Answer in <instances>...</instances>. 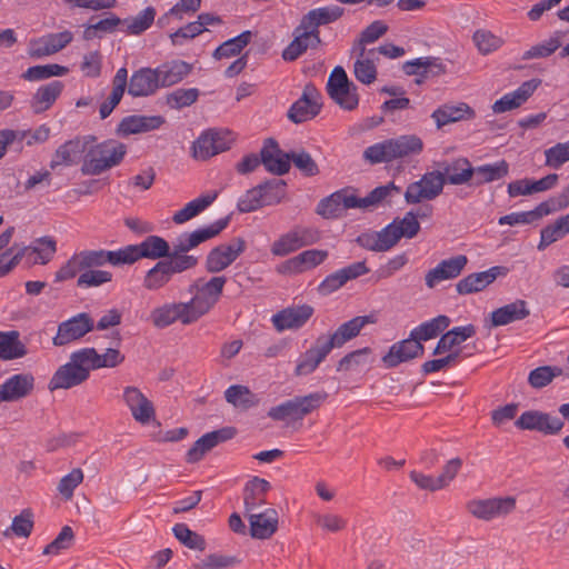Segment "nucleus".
<instances>
[{
	"label": "nucleus",
	"instance_id": "obj_1",
	"mask_svg": "<svg viewBox=\"0 0 569 569\" xmlns=\"http://www.w3.org/2000/svg\"><path fill=\"white\" fill-rule=\"evenodd\" d=\"M127 152L123 143L108 140L87 148L82 174L98 176L112 167L118 166Z\"/></svg>",
	"mask_w": 569,
	"mask_h": 569
},
{
	"label": "nucleus",
	"instance_id": "obj_2",
	"mask_svg": "<svg viewBox=\"0 0 569 569\" xmlns=\"http://www.w3.org/2000/svg\"><path fill=\"white\" fill-rule=\"evenodd\" d=\"M327 392L317 391L298 396L269 409L268 417L276 421L302 420L327 400Z\"/></svg>",
	"mask_w": 569,
	"mask_h": 569
},
{
	"label": "nucleus",
	"instance_id": "obj_3",
	"mask_svg": "<svg viewBox=\"0 0 569 569\" xmlns=\"http://www.w3.org/2000/svg\"><path fill=\"white\" fill-rule=\"evenodd\" d=\"M286 183L282 180H272L258 184L248 190L238 200L237 208L247 213L264 206H273L281 201Z\"/></svg>",
	"mask_w": 569,
	"mask_h": 569
},
{
	"label": "nucleus",
	"instance_id": "obj_4",
	"mask_svg": "<svg viewBox=\"0 0 569 569\" xmlns=\"http://www.w3.org/2000/svg\"><path fill=\"white\" fill-rule=\"evenodd\" d=\"M226 282V277L217 276L208 281L198 280L190 287V291L196 290V293L188 303L197 321L207 315L219 301Z\"/></svg>",
	"mask_w": 569,
	"mask_h": 569
},
{
	"label": "nucleus",
	"instance_id": "obj_5",
	"mask_svg": "<svg viewBox=\"0 0 569 569\" xmlns=\"http://www.w3.org/2000/svg\"><path fill=\"white\" fill-rule=\"evenodd\" d=\"M320 240V232L313 227L295 226L288 232L281 234L271 246V253L277 257H284L317 243Z\"/></svg>",
	"mask_w": 569,
	"mask_h": 569
},
{
	"label": "nucleus",
	"instance_id": "obj_6",
	"mask_svg": "<svg viewBox=\"0 0 569 569\" xmlns=\"http://www.w3.org/2000/svg\"><path fill=\"white\" fill-rule=\"evenodd\" d=\"M467 511L482 521H491L510 515L516 509L513 497H493L487 499H472L466 505Z\"/></svg>",
	"mask_w": 569,
	"mask_h": 569
},
{
	"label": "nucleus",
	"instance_id": "obj_7",
	"mask_svg": "<svg viewBox=\"0 0 569 569\" xmlns=\"http://www.w3.org/2000/svg\"><path fill=\"white\" fill-rule=\"evenodd\" d=\"M327 91L342 109L353 110L359 103L357 87L349 81L342 67H336L328 79Z\"/></svg>",
	"mask_w": 569,
	"mask_h": 569
},
{
	"label": "nucleus",
	"instance_id": "obj_8",
	"mask_svg": "<svg viewBox=\"0 0 569 569\" xmlns=\"http://www.w3.org/2000/svg\"><path fill=\"white\" fill-rule=\"evenodd\" d=\"M170 244L162 237L148 236L138 244H130L122 248L123 263L131 264L142 258L164 260L163 258L170 256Z\"/></svg>",
	"mask_w": 569,
	"mask_h": 569
},
{
	"label": "nucleus",
	"instance_id": "obj_9",
	"mask_svg": "<svg viewBox=\"0 0 569 569\" xmlns=\"http://www.w3.org/2000/svg\"><path fill=\"white\" fill-rule=\"evenodd\" d=\"M446 178L440 171L425 173L420 180L410 183L405 192L407 203L415 204L421 201L436 199L443 190Z\"/></svg>",
	"mask_w": 569,
	"mask_h": 569
},
{
	"label": "nucleus",
	"instance_id": "obj_10",
	"mask_svg": "<svg viewBox=\"0 0 569 569\" xmlns=\"http://www.w3.org/2000/svg\"><path fill=\"white\" fill-rule=\"evenodd\" d=\"M94 328V321L87 312L78 313L77 316L59 323L57 333L52 339L56 347H63L71 342L80 340L88 332Z\"/></svg>",
	"mask_w": 569,
	"mask_h": 569
},
{
	"label": "nucleus",
	"instance_id": "obj_11",
	"mask_svg": "<svg viewBox=\"0 0 569 569\" xmlns=\"http://www.w3.org/2000/svg\"><path fill=\"white\" fill-rule=\"evenodd\" d=\"M150 319L152 325L160 329L177 321L184 326L197 322L188 302H171L157 307L151 311Z\"/></svg>",
	"mask_w": 569,
	"mask_h": 569
},
{
	"label": "nucleus",
	"instance_id": "obj_12",
	"mask_svg": "<svg viewBox=\"0 0 569 569\" xmlns=\"http://www.w3.org/2000/svg\"><path fill=\"white\" fill-rule=\"evenodd\" d=\"M96 141L93 136L76 137L59 146L50 160V168L56 170L61 167L77 164L89 144Z\"/></svg>",
	"mask_w": 569,
	"mask_h": 569
},
{
	"label": "nucleus",
	"instance_id": "obj_13",
	"mask_svg": "<svg viewBox=\"0 0 569 569\" xmlns=\"http://www.w3.org/2000/svg\"><path fill=\"white\" fill-rule=\"evenodd\" d=\"M229 223V217L219 219L208 227L199 228L192 232H183L172 242L174 254L188 253L200 243L218 236Z\"/></svg>",
	"mask_w": 569,
	"mask_h": 569
},
{
	"label": "nucleus",
	"instance_id": "obj_14",
	"mask_svg": "<svg viewBox=\"0 0 569 569\" xmlns=\"http://www.w3.org/2000/svg\"><path fill=\"white\" fill-rule=\"evenodd\" d=\"M232 139L229 132L208 130L203 132L192 144V157L196 160L209 158L228 150Z\"/></svg>",
	"mask_w": 569,
	"mask_h": 569
},
{
	"label": "nucleus",
	"instance_id": "obj_15",
	"mask_svg": "<svg viewBox=\"0 0 569 569\" xmlns=\"http://www.w3.org/2000/svg\"><path fill=\"white\" fill-rule=\"evenodd\" d=\"M246 249L242 238H234L229 243L214 247L207 256L206 269L217 273L228 268Z\"/></svg>",
	"mask_w": 569,
	"mask_h": 569
},
{
	"label": "nucleus",
	"instance_id": "obj_16",
	"mask_svg": "<svg viewBox=\"0 0 569 569\" xmlns=\"http://www.w3.org/2000/svg\"><path fill=\"white\" fill-rule=\"evenodd\" d=\"M521 430L538 431L543 435H557L563 427V421L555 416L538 410H528L515 422Z\"/></svg>",
	"mask_w": 569,
	"mask_h": 569
},
{
	"label": "nucleus",
	"instance_id": "obj_17",
	"mask_svg": "<svg viewBox=\"0 0 569 569\" xmlns=\"http://www.w3.org/2000/svg\"><path fill=\"white\" fill-rule=\"evenodd\" d=\"M321 94L312 84L303 88L301 97L288 110V118L295 123H301L315 118L321 109Z\"/></svg>",
	"mask_w": 569,
	"mask_h": 569
},
{
	"label": "nucleus",
	"instance_id": "obj_18",
	"mask_svg": "<svg viewBox=\"0 0 569 569\" xmlns=\"http://www.w3.org/2000/svg\"><path fill=\"white\" fill-rule=\"evenodd\" d=\"M467 264L468 258L465 254H457L443 259L435 268L427 271L425 274V283L429 289H433L442 281L458 278Z\"/></svg>",
	"mask_w": 569,
	"mask_h": 569
},
{
	"label": "nucleus",
	"instance_id": "obj_19",
	"mask_svg": "<svg viewBox=\"0 0 569 569\" xmlns=\"http://www.w3.org/2000/svg\"><path fill=\"white\" fill-rule=\"evenodd\" d=\"M329 253L327 250L309 249L283 261L277 267V272L286 276L300 274L320 266Z\"/></svg>",
	"mask_w": 569,
	"mask_h": 569
},
{
	"label": "nucleus",
	"instance_id": "obj_20",
	"mask_svg": "<svg viewBox=\"0 0 569 569\" xmlns=\"http://www.w3.org/2000/svg\"><path fill=\"white\" fill-rule=\"evenodd\" d=\"M122 400L130 410L133 419L148 425L156 417L153 403L134 386H127L123 389Z\"/></svg>",
	"mask_w": 569,
	"mask_h": 569
},
{
	"label": "nucleus",
	"instance_id": "obj_21",
	"mask_svg": "<svg viewBox=\"0 0 569 569\" xmlns=\"http://www.w3.org/2000/svg\"><path fill=\"white\" fill-rule=\"evenodd\" d=\"M236 435L237 430L233 427H223L221 429L204 433L187 451V462L194 463L200 461L207 452H209L219 443L232 439Z\"/></svg>",
	"mask_w": 569,
	"mask_h": 569
},
{
	"label": "nucleus",
	"instance_id": "obj_22",
	"mask_svg": "<svg viewBox=\"0 0 569 569\" xmlns=\"http://www.w3.org/2000/svg\"><path fill=\"white\" fill-rule=\"evenodd\" d=\"M378 316L376 312H371L366 316H357L352 319H350L347 322H343L340 325L335 332L331 335L326 336V340L329 342V345L335 348H341L345 346L348 341L352 340L357 336H359L360 331L367 326V325H373L377 323Z\"/></svg>",
	"mask_w": 569,
	"mask_h": 569
},
{
	"label": "nucleus",
	"instance_id": "obj_23",
	"mask_svg": "<svg viewBox=\"0 0 569 569\" xmlns=\"http://www.w3.org/2000/svg\"><path fill=\"white\" fill-rule=\"evenodd\" d=\"M72 39L73 33L69 30L32 39L29 43L28 54L37 59L54 54L64 49Z\"/></svg>",
	"mask_w": 569,
	"mask_h": 569
},
{
	"label": "nucleus",
	"instance_id": "obj_24",
	"mask_svg": "<svg viewBox=\"0 0 569 569\" xmlns=\"http://www.w3.org/2000/svg\"><path fill=\"white\" fill-rule=\"evenodd\" d=\"M368 272L369 268L366 266L365 261L353 262L327 276L319 284L318 291L322 296H328L343 287L348 281L357 279Z\"/></svg>",
	"mask_w": 569,
	"mask_h": 569
},
{
	"label": "nucleus",
	"instance_id": "obj_25",
	"mask_svg": "<svg viewBox=\"0 0 569 569\" xmlns=\"http://www.w3.org/2000/svg\"><path fill=\"white\" fill-rule=\"evenodd\" d=\"M332 347L326 340V335L319 336L313 345L298 359L295 373L298 377L312 373L331 352Z\"/></svg>",
	"mask_w": 569,
	"mask_h": 569
},
{
	"label": "nucleus",
	"instance_id": "obj_26",
	"mask_svg": "<svg viewBox=\"0 0 569 569\" xmlns=\"http://www.w3.org/2000/svg\"><path fill=\"white\" fill-rule=\"evenodd\" d=\"M423 351L422 343L416 337L410 336L408 339L393 343L382 357V362L387 368H395L402 362L422 356Z\"/></svg>",
	"mask_w": 569,
	"mask_h": 569
},
{
	"label": "nucleus",
	"instance_id": "obj_27",
	"mask_svg": "<svg viewBox=\"0 0 569 569\" xmlns=\"http://www.w3.org/2000/svg\"><path fill=\"white\" fill-rule=\"evenodd\" d=\"M33 389L34 377L31 373H16L0 386V398L3 402H16L30 396Z\"/></svg>",
	"mask_w": 569,
	"mask_h": 569
},
{
	"label": "nucleus",
	"instance_id": "obj_28",
	"mask_svg": "<svg viewBox=\"0 0 569 569\" xmlns=\"http://www.w3.org/2000/svg\"><path fill=\"white\" fill-rule=\"evenodd\" d=\"M506 273L507 269L501 266L491 267L486 271L470 273L456 283V290L459 295L477 293L490 286L498 276H505Z\"/></svg>",
	"mask_w": 569,
	"mask_h": 569
},
{
	"label": "nucleus",
	"instance_id": "obj_29",
	"mask_svg": "<svg viewBox=\"0 0 569 569\" xmlns=\"http://www.w3.org/2000/svg\"><path fill=\"white\" fill-rule=\"evenodd\" d=\"M313 308L309 305L286 308L272 316V323L278 331L299 329L311 318Z\"/></svg>",
	"mask_w": 569,
	"mask_h": 569
},
{
	"label": "nucleus",
	"instance_id": "obj_30",
	"mask_svg": "<svg viewBox=\"0 0 569 569\" xmlns=\"http://www.w3.org/2000/svg\"><path fill=\"white\" fill-rule=\"evenodd\" d=\"M260 156L266 170L273 174L282 176L290 170L289 153L283 152L271 138L264 141Z\"/></svg>",
	"mask_w": 569,
	"mask_h": 569
},
{
	"label": "nucleus",
	"instance_id": "obj_31",
	"mask_svg": "<svg viewBox=\"0 0 569 569\" xmlns=\"http://www.w3.org/2000/svg\"><path fill=\"white\" fill-rule=\"evenodd\" d=\"M540 80L531 79L525 81L518 89L506 93L492 104L495 113H503L519 108L523 104L540 84Z\"/></svg>",
	"mask_w": 569,
	"mask_h": 569
},
{
	"label": "nucleus",
	"instance_id": "obj_32",
	"mask_svg": "<svg viewBox=\"0 0 569 569\" xmlns=\"http://www.w3.org/2000/svg\"><path fill=\"white\" fill-rule=\"evenodd\" d=\"M160 88L156 69L141 68L130 78L128 93L132 97H148Z\"/></svg>",
	"mask_w": 569,
	"mask_h": 569
},
{
	"label": "nucleus",
	"instance_id": "obj_33",
	"mask_svg": "<svg viewBox=\"0 0 569 569\" xmlns=\"http://www.w3.org/2000/svg\"><path fill=\"white\" fill-rule=\"evenodd\" d=\"M293 34V40L282 51V58L286 61H295L306 52L309 47H317L321 42L320 36L315 31L311 29H301V22L295 29Z\"/></svg>",
	"mask_w": 569,
	"mask_h": 569
},
{
	"label": "nucleus",
	"instance_id": "obj_34",
	"mask_svg": "<svg viewBox=\"0 0 569 569\" xmlns=\"http://www.w3.org/2000/svg\"><path fill=\"white\" fill-rule=\"evenodd\" d=\"M164 123L161 116H128L124 117L117 128L119 136H129L148 132L160 128Z\"/></svg>",
	"mask_w": 569,
	"mask_h": 569
},
{
	"label": "nucleus",
	"instance_id": "obj_35",
	"mask_svg": "<svg viewBox=\"0 0 569 569\" xmlns=\"http://www.w3.org/2000/svg\"><path fill=\"white\" fill-rule=\"evenodd\" d=\"M250 535L256 539H268L278 529V512L276 509H267L259 513H248Z\"/></svg>",
	"mask_w": 569,
	"mask_h": 569
},
{
	"label": "nucleus",
	"instance_id": "obj_36",
	"mask_svg": "<svg viewBox=\"0 0 569 569\" xmlns=\"http://www.w3.org/2000/svg\"><path fill=\"white\" fill-rule=\"evenodd\" d=\"M63 88V82L59 80L39 87L30 100V108L33 113L40 114L49 110L60 97Z\"/></svg>",
	"mask_w": 569,
	"mask_h": 569
},
{
	"label": "nucleus",
	"instance_id": "obj_37",
	"mask_svg": "<svg viewBox=\"0 0 569 569\" xmlns=\"http://www.w3.org/2000/svg\"><path fill=\"white\" fill-rule=\"evenodd\" d=\"M475 116V110L469 104L460 102L439 107L432 112L431 118L436 121L437 128L440 129L452 122L473 119Z\"/></svg>",
	"mask_w": 569,
	"mask_h": 569
},
{
	"label": "nucleus",
	"instance_id": "obj_38",
	"mask_svg": "<svg viewBox=\"0 0 569 569\" xmlns=\"http://www.w3.org/2000/svg\"><path fill=\"white\" fill-rule=\"evenodd\" d=\"M83 270H90L92 268H99L104 266L106 263H110L112 266L124 264L123 263V253L122 249L117 251L109 250H83L77 253Z\"/></svg>",
	"mask_w": 569,
	"mask_h": 569
},
{
	"label": "nucleus",
	"instance_id": "obj_39",
	"mask_svg": "<svg viewBox=\"0 0 569 569\" xmlns=\"http://www.w3.org/2000/svg\"><path fill=\"white\" fill-rule=\"evenodd\" d=\"M343 8L339 6H328L310 10L301 19V29H311L319 36L318 28L337 21L343 14Z\"/></svg>",
	"mask_w": 569,
	"mask_h": 569
},
{
	"label": "nucleus",
	"instance_id": "obj_40",
	"mask_svg": "<svg viewBox=\"0 0 569 569\" xmlns=\"http://www.w3.org/2000/svg\"><path fill=\"white\" fill-rule=\"evenodd\" d=\"M88 378L70 361L60 366L51 377L48 388L53 391L57 389H71L86 382Z\"/></svg>",
	"mask_w": 569,
	"mask_h": 569
},
{
	"label": "nucleus",
	"instance_id": "obj_41",
	"mask_svg": "<svg viewBox=\"0 0 569 569\" xmlns=\"http://www.w3.org/2000/svg\"><path fill=\"white\" fill-rule=\"evenodd\" d=\"M270 488V482L259 477H253L246 483L243 503L247 513L253 512L266 503V495Z\"/></svg>",
	"mask_w": 569,
	"mask_h": 569
},
{
	"label": "nucleus",
	"instance_id": "obj_42",
	"mask_svg": "<svg viewBox=\"0 0 569 569\" xmlns=\"http://www.w3.org/2000/svg\"><path fill=\"white\" fill-rule=\"evenodd\" d=\"M529 315L530 310L527 307V302L525 300H516L515 302L505 305L491 312V326H506L513 321L522 320Z\"/></svg>",
	"mask_w": 569,
	"mask_h": 569
},
{
	"label": "nucleus",
	"instance_id": "obj_43",
	"mask_svg": "<svg viewBox=\"0 0 569 569\" xmlns=\"http://www.w3.org/2000/svg\"><path fill=\"white\" fill-rule=\"evenodd\" d=\"M192 70L191 64L174 60L156 68L160 87H170L180 82Z\"/></svg>",
	"mask_w": 569,
	"mask_h": 569
},
{
	"label": "nucleus",
	"instance_id": "obj_44",
	"mask_svg": "<svg viewBox=\"0 0 569 569\" xmlns=\"http://www.w3.org/2000/svg\"><path fill=\"white\" fill-rule=\"evenodd\" d=\"M127 83L128 70L126 68L118 69L112 79L111 93L108 99L100 106L99 114L101 119L109 117L113 109L119 104L126 91Z\"/></svg>",
	"mask_w": 569,
	"mask_h": 569
},
{
	"label": "nucleus",
	"instance_id": "obj_45",
	"mask_svg": "<svg viewBox=\"0 0 569 569\" xmlns=\"http://www.w3.org/2000/svg\"><path fill=\"white\" fill-rule=\"evenodd\" d=\"M218 197V191L204 193L192 201L188 202L182 209L174 212L172 221L177 224H182L192 218L197 217L206 210Z\"/></svg>",
	"mask_w": 569,
	"mask_h": 569
},
{
	"label": "nucleus",
	"instance_id": "obj_46",
	"mask_svg": "<svg viewBox=\"0 0 569 569\" xmlns=\"http://www.w3.org/2000/svg\"><path fill=\"white\" fill-rule=\"evenodd\" d=\"M473 171L475 176L471 179V184L478 187L507 177L509 173V164L506 160H500L495 163L473 167Z\"/></svg>",
	"mask_w": 569,
	"mask_h": 569
},
{
	"label": "nucleus",
	"instance_id": "obj_47",
	"mask_svg": "<svg viewBox=\"0 0 569 569\" xmlns=\"http://www.w3.org/2000/svg\"><path fill=\"white\" fill-rule=\"evenodd\" d=\"M476 333V329L472 325L456 327L442 335L439 339L432 355H441L447 351H451L453 347L465 342Z\"/></svg>",
	"mask_w": 569,
	"mask_h": 569
},
{
	"label": "nucleus",
	"instance_id": "obj_48",
	"mask_svg": "<svg viewBox=\"0 0 569 569\" xmlns=\"http://www.w3.org/2000/svg\"><path fill=\"white\" fill-rule=\"evenodd\" d=\"M446 181L453 186L465 184L475 176L473 167L467 158H458L443 168Z\"/></svg>",
	"mask_w": 569,
	"mask_h": 569
},
{
	"label": "nucleus",
	"instance_id": "obj_49",
	"mask_svg": "<svg viewBox=\"0 0 569 569\" xmlns=\"http://www.w3.org/2000/svg\"><path fill=\"white\" fill-rule=\"evenodd\" d=\"M403 71L409 74H417L427 78L429 74L438 76L445 72V67L439 58L425 57L403 64Z\"/></svg>",
	"mask_w": 569,
	"mask_h": 569
},
{
	"label": "nucleus",
	"instance_id": "obj_50",
	"mask_svg": "<svg viewBox=\"0 0 569 569\" xmlns=\"http://www.w3.org/2000/svg\"><path fill=\"white\" fill-rule=\"evenodd\" d=\"M18 331H0V359L13 360L28 353L27 347L19 340Z\"/></svg>",
	"mask_w": 569,
	"mask_h": 569
},
{
	"label": "nucleus",
	"instance_id": "obj_51",
	"mask_svg": "<svg viewBox=\"0 0 569 569\" xmlns=\"http://www.w3.org/2000/svg\"><path fill=\"white\" fill-rule=\"evenodd\" d=\"M172 272L164 260H159L143 277V287L150 291L164 288L172 280Z\"/></svg>",
	"mask_w": 569,
	"mask_h": 569
},
{
	"label": "nucleus",
	"instance_id": "obj_52",
	"mask_svg": "<svg viewBox=\"0 0 569 569\" xmlns=\"http://www.w3.org/2000/svg\"><path fill=\"white\" fill-rule=\"evenodd\" d=\"M19 251H23V257L28 256L33 263L46 264L54 256L57 247L51 237H43L33 247H24Z\"/></svg>",
	"mask_w": 569,
	"mask_h": 569
},
{
	"label": "nucleus",
	"instance_id": "obj_53",
	"mask_svg": "<svg viewBox=\"0 0 569 569\" xmlns=\"http://www.w3.org/2000/svg\"><path fill=\"white\" fill-rule=\"evenodd\" d=\"M395 160L419 154L423 149L422 140L416 134H403L391 138Z\"/></svg>",
	"mask_w": 569,
	"mask_h": 569
},
{
	"label": "nucleus",
	"instance_id": "obj_54",
	"mask_svg": "<svg viewBox=\"0 0 569 569\" xmlns=\"http://www.w3.org/2000/svg\"><path fill=\"white\" fill-rule=\"evenodd\" d=\"M34 527V513L30 508L13 517L11 526L3 531L4 537L29 538Z\"/></svg>",
	"mask_w": 569,
	"mask_h": 569
},
{
	"label": "nucleus",
	"instance_id": "obj_55",
	"mask_svg": "<svg viewBox=\"0 0 569 569\" xmlns=\"http://www.w3.org/2000/svg\"><path fill=\"white\" fill-rule=\"evenodd\" d=\"M449 325V317L440 315L411 330V337H416V339L421 343V341L436 338L438 335L445 331Z\"/></svg>",
	"mask_w": 569,
	"mask_h": 569
},
{
	"label": "nucleus",
	"instance_id": "obj_56",
	"mask_svg": "<svg viewBox=\"0 0 569 569\" xmlns=\"http://www.w3.org/2000/svg\"><path fill=\"white\" fill-rule=\"evenodd\" d=\"M252 39V32L247 30L239 36L224 41L213 52V58L220 60L222 58H231L239 54Z\"/></svg>",
	"mask_w": 569,
	"mask_h": 569
},
{
	"label": "nucleus",
	"instance_id": "obj_57",
	"mask_svg": "<svg viewBox=\"0 0 569 569\" xmlns=\"http://www.w3.org/2000/svg\"><path fill=\"white\" fill-rule=\"evenodd\" d=\"M69 72V69L64 66H60L57 63L51 64H39L28 68L22 74L21 78L26 81H41L47 80L52 77H63Z\"/></svg>",
	"mask_w": 569,
	"mask_h": 569
},
{
	"label": "nucleus",
	"instance_id": "obj_58",
	"mask_svg": "<svg viewBox=\"0 0 569 569\" xmlns=\"http://www.w3.org/2000/svg\"><path fill=\"white\" fill-rule=\"evenodd\" d=\"M224 398L227 402L240 409H249L257 405L256 396L248 387L241 385L230 386L224 392Z\"/></svg>",
	"mask_w": 569,
	"mask_h": 569
},
{
	"label": "nucleus",
	"instance_id": "obj_59",
	"mask_svg": "<svg viewBox=\"0 0 569 569\" xmlns=\"http://www.w3.org/2000/svg\"><path fill=\"white\" fill-rule=\"evenodd\" d=\"M372 350L369 347L357 349L342 357L337 366L338 371H352L372 362Z\"/></svg>",
	"mask_w": 569,
	"mask_h": 569
},
{
	"label": "nucleus",
	"instance_id": "obj_60",
	"mask_svg": "<svg viewBox=\"0 0 569 569\" xmlns=\"http://www.w3.org/2000/svg\"><path fill=\"white\" fill-rule=\"evenodd\" d=\"M546 204L542 202L539 203L533 210L526 212H512L499 218V224L505 226H515V224H527L531 223L545 216H548V210L545 208Z\"/></svg>",
	"mask_w": 569,
	"mask_h": 569
},
{
	"label": "nucleus",
	"instance_id": "obj_61",
	"mask_svg": "<svg viewBox=\"0 0 569 569\" xmlns=\"http://www.w3.org/2000/svg\"><path fill=\"white\" fill-rule=\"evenodd\" d=\"M561 47V36L556 32L549 39L532 46L523 52L522 60L548 58Z\"/></svg>",
	"mask_w": 569,
	"mask_h": 569
},
{
	"label": "nucleus",
	"instance_id": "obj_62",
	"mask_svg": "<svg viewBox=\"0 0 569 569\" xmlns=\"http://www.w3.org/2000/svg\"><path fill=\"white\" fill-rule=\"evenodd\" d=\"M363 158L372 164L395 161L391 140L387 139L366 148Z\"/></svg>",
	"mask_w": 569,
	"mask_h": 569
},
{
	"label": "nucleus",
	"instance_id": "obj_63",
	"mask_svg": "<svg viewBox=\"0 0 569 569\" xmlns=\"http://www.w3.org/2000/svg\"><path fill=\"white\" fill-rule=\"evenodd\" d=\"M562 373L563 370L560 367L541 366L530 371L528 376V383L535 389H541Z\"/></svg>",
	"mask_w": 569,
	"mask_h": 569
},
{
	"label": "nucleus",
	"instance_id": "obj_64",
	"mask_svg": "<svg viewBox=\"0 0 569 569\" xmlns=\"http://www.w3.org/2000/svg\"><path fill=\"white\" fill-rule=\"evenodd\" d=\"M174 537L187 548L203 551L206 549V540L199 533L190 530L184 523H177L172 528Z\"/></svg>",
	"mask_w": 569,
	"mask_h": 569
}]
</instances>
